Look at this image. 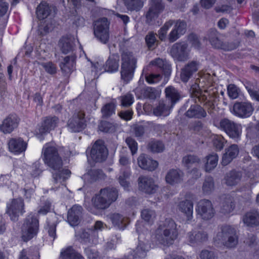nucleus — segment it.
<instances>
[{
	"label": "nucleus",
	"instance_id": "e433bc0d",
	"mask_svg": "<svg viewBox=\"0 0 259 259\" xmlns=\"http://www.w3.org/2000/svg\"><path fill=\"white\" fill-rule=\"evenodd\" d=\"M75 57L74 56L65 57L60 66L62 71L66 74L71 73L74 68Z\"/></svg>",
	"mask_w": 259,
	"mask_h": 259
},
{
	"label": "nucleus",
	"instance_id": "7ed1b4c3",
	"mask_svg": "<svg viewBox=\"0 0 259 259\" xmlns=\"http://www.w3.org/2000/svg\"><path fill=\"white\" fill-rule=\"evenodd\" d=\"M53 8L45 2H42L37 7L36 14L41 21L39 30L41 35H44L53 29Z\"/></svg>",
	"mask_w": 259,
	"mask_h": 259
},
{
	"label": "nucleus",
	"instance_id": "5701e85b",
	"mask_svg": "<svg viewBox=\"0 0 259 259\" xmlns=\"http://www.w3.org/2000/svg\"><path fill=\"white\" fill-rule=\"evenodd\" d=\"M8 145L9 150L15 154L25 151L27 147V143L21 138L11 139Z\"/></svg>",
	"mask_w": 259,
	"mask_h": 259
},
{
	"label": "nucleus",
	"instance_id": "473e14b6",
	"mask_svg": "<svg viewBox=\"0 0 259 259\" xmlns=\"http://www.w3.org/2000/svg\"><path fill=\"white\" fill-rule=\"evenodd\" d=\"M235 207L234 200L230 195H225L222 198L221 211L224 214L229 213Z\"/></svg>",
	"mask_w": 259,
	"mask_h": 259
},
{
	"label": "nucleus",
	"instance_id": "9b49d317",
	"mask_svg": "<svg viewBox=\"0 0 259 259\" xmlns=\"http://www.w3.org/2000/svg\"><path fill=\"white\" fill-rule=\"evenodd\" d=\"M188 45L184 42H176L171 47L169 53L178 61H185L189 58Z\"/></svg>",
	"mask_w": 259,
	"mask_h": 259
},
{
	"label": "nucleus",
	"instance_id": "de8ad7c7",
	"mask_svg": "<svg viewBox=\"0 0 259 259\" xmlns=\"http://www.w3.org/2000/svg\"><path fill=\"white\" fill-rule=\"evenodd\" d=\"M75 237L79 241L85 244H91L93 242L91 235L84 229L76 232Z\"/></svg>",
	"mask_w": 259,
	"mask_h": 259
},
{
	"label": "nucleus",
	"instance_id": "f3484780",
	"mask_svg": "<svg viewBox=\"0 0 259 259\" xmlns=\"http://www.w3.org/2000/svg\"><path fill=\"white\" fill-rule=\"evenodd\" d=\"M233 110L236 116L246 118L252 114L253 108L248 102H236L233 105Z\"/></svg>",
	"mask_w": 259,
	"mask_h": 259
},
{
	"label": "nucleus",
	"instance_id": "49530a36",
	"mask_svg": "<svg viewBox=\"0 0 259 259\" xmlns=\"http://www.w3.org/2000/svg\"><path fill=\"white\" fill-rule=\"evenodd\" d=\"M124 4L130 11H139L143 7L144 0H123Z\"/></svg>",
	"mask_w": 259,
	"mask_h": 259
},
{
	"label": "nucleus",
	"instance_id": "c9c22d12",
	"mask_svg": "<svg viewBox=\"0 0 259 259\" xmlns=\"http://www.w3.org/2000/svg\"><path fill=\"white\" fill-rule=\"evenodd\" d=\"M165 93L166 96V102L168 101V104L170 106H173L180 99V95L178 91L173 87L169 86L165 89Z\"/></svg>",
	"mask_w": 259,
	"mask_h": 259
},
{
	"label": "nucleus",
	"instance_id": "5fc2aeb1",
	"mask_svg": "<svg viewBox=\"0 0 259 259\" xmlns=\"http://www.w3.org/2000/svg\"><path fill=\"white\" fill-rule=\"evenodd\" d=\"M200 162L199 158L194 155H187L183 157L182 163L187 168H190L193 164Z\"/></svg>",
	"mask_w": 259,
	"mask_h": 259
},
{
	"label": "nucleus",
	"instance_id": "603ef678",
	"mask_svg": "<svg viewBox=\"0 0 259 259\" xmlns=\"http://www.w3.org/2000/svg\"><path fill=\"white\" fill-rule=\"evenodd\" d=\"M214 188L213 178L210 176L206 177L202 187L203 193L205 194H209L213 191Z\"/></svg>",
	"mask_w": 259,
	"mask_h": 259
},
{
	"label": "nucleus",
	"instance_id": "423d86ee",
	"mask_svg": "<svg viewBox=\"0 0 259 259\" xmlns=\"http://www.w3.org/2000/svg\"><path fill=\"white\" fill-rule=\"evenodd\" d=\"M39 228V222L34 216L29 215L25 219L22 226V239L24 241L31 239L36 235Z\"/></svg>",
	"mask_w": 259,
	"mask_h": 259
},
{
	"label": "nucleus",
	"instance_id": "a211bd4d",
	"mask_svg": "<svg viewBox=\"0 0 259 259\" xmlns=\"http://www.w3.org/2000/svg\"><path fill=\"white\" fill-rule=\"evenodd\" d=\"M138 183L140 189L147 194H153L157 190V186L155 184L153 179L141 176L138 178Z\"/></svg>",
	"mask_w": 259,
	"mask_h": 259
},
{
	"label": "nucleus",
	"instance_id": "69168bd1",
	"mask_svg": "<svg viewBox=\"0 0 259 259\" xmlns=\"http://www.w3.org/2000/svg\"><path fill=\"white\" fill-rule=\"evenodd\" d=\"M239 90L234 84H229L228 87L229 96L232 99H236L239 96Z\"/></svg>",
	"mask_w": 259,
	"mask_h": 259
},
{
	"label": "nucleus",
	"instance_id": "f257e3e1",
	"mask_svg": "<svg viewBox=\"0 0 259 259\" xmlns=\"http://www.w3.org/2000/svg\"><path fill=\"white\" fill-rule=\"evenodd\" d=\"M45 163L52 169L54 182L61 184L68 179L71 172L63 168V161L59 155L57 148L52 143H47L42 149Z\"/></svg>",
	"mask_w": 259,
	"mask_h": 259
},
{
	"label": "nucleus",
	"instance_id": "f03ea898",
	"mask_svg": "<svg viewBox=\"0 0 259 259\" xmlns=\"http://www.w3.org/2000/svg\"><path fill=\"white\" fill-rule=\"evenodd\" d=\"M177 236V225L171 219H166L155 232L157 240L164 245L168 246L173 244Z\"/></svg>",
	"mask_w": 259,
	"mask_h": 259
},
{
	"label": "nucleus",
	"instance_id": "1a4fd4ad",
	"mask_svg": "<svg viewBox=\"0 0 259 259\" xmlns=\"http://www.w3.org/2000/svg\"><path fill=\"white\" fill-rule=\"evenodd\" d=\"M108 155V149L104 141L97 140L90 150V156L96 162H102L106 160Z\"/></svg>",
	"mask_w": 259,
	"mask_h": 259
},
{
	"label": "nucleus",
	"instance_id": "2eb2a0df",
	"mask_svg": "<svg viewBox=\"0 0 259 259\" xmlns=\"http://www.w3.org/2000/svg\"><path fill=\"white\" fill-rule=\"evenodd\" d=\"M199 66V63L196 61H190L186 64L181 70L180 78L182 81L188 82L198 70Z\"/></svg>",
	"mask_w": 259,
	"mask_h": 259
},
{
	"label": "nucleus",
	"instance_id": "3c124183",
	"mask_svg": "<svg viewBox=\"0 0 259 259\" xmlns=\"http://www.w3.org/2000/svg\"><path fill=\"white\" fill-rule=\"evenodd\" d=\"M131 175V172L129 170L123 169L121 171L119 177L118 178V182L120 185L125 189L128 190L130 184L129 182L127 181Z\"/></svg>",
	"mask_w": 259,
	"mask_h": 259
},
{
	"label": "nucleus",
	"instance_id": "4d7b16f0",
	"mask_svg": "<svg viewBox=\"0 0 259 259\" xmlns=\"http://www.w3.org/2000/svg\"><path fill=\"white\" fill-rule=\"evenodd\" d=\"M174 22L173 20H170L165 22L164 25L158 31L159 38L161 41H163L165 39L167 31L172 25Z\"/></svg>",
	"mask_w": 259,
	"mask_h": 259
},
{
	"label": "nucleus",
	"instance_id": "052dcab7",
	"mask_svg": "<svg viewBox=\"0 0 259 259\" xmlns=\"http://www.w3.org/2000/svg\"><path fill=\"white\" fill-rule=\"evenodd\" d=\"M142 218L146 222H150L155 217V212L150 209H144L141 211Z\"/></svg>",
	"mask_w": 259,
	"mask_h": 259
},
{
	"label": "nucleus",
	"instance_id": "338daca9",
	"mask_svg": "<svg viewBox=\"0 0 259 259\" xmlns=\"http://www.w3.org/2000/svg\"><path fill=\"white\" fill-rule=\"evenodd\" d=\"M133 133L137 138L142 137L145 134V127L141 124H135L133 127Z\"/></svg>",
	"mask_w": 259,
	"mask_h": 259
},
{
	"label": "nucleus",
	"instance_id": "7c9ffc66",
	"mask_svg": "<svg viewBox=\"0 0 259 259\" xmlns=\"http://www.w3.org/2000/svg\"><path fill=\"white\" fill-rule=\"evenodd\" d=\"M239 152L237 145L233 144L226 149V152L223 155L222 163L223 165L229 164L238 155Z\"/></svg>",
	"mask_w": 259,
	"mask_h": 259
},
{
	"label": "nucleus",
	"instance_id": "774afa93",
	"mask_svg": "<svg viewBox=\"0 0 259 259\" xmlns=\"http://www.w3.org/2000/svg\"><path fill=\"white\" fill-rule=\"evenodd\" d=\"M201 259H217V255L214 252L208 250H203L200 254Z\"/></svg>",
	"mask_w": 259,
	"mask_h": 259
},
{
	"label": "nucleus",
	"instance_id": "4be33fe9",
	"mask_svg": "<svg viewBox=\"0 0 259 259\" xmlns=\"http://www.w3.org/2000/svg\"><path fill=\"white\" fill-rule=\"evenodd\" d=\"M58 122V118L56 116L46 117L44 120L41 125L38 128V131H36L37 135L41 136L42 134L54 130L57 126Z\"/></svg>",
	"mask_w": 259,
	"mask_h": 259
},
{
	"label": "nucleus",
	"instance_id": "13d9d810",
	"mask_svg": "<svg viewBox=\"0 0 259 259\" xmlns=\"http://www.w3.org/2000/svg\"><path fill=\"white\" fill-rule=\"evenodd\" d=\"M141 93L145 98L154 100L156 98V90L151 87H146L141 90Z\"/></svg>",
	"mask_w": 259,
	"mask_h": 259
},
{
	"label": "nucleus",
	"instance_id": "6ab92c4d",
	"mask_svg": "<svg viewBox=\"0 0 259 259\" xmlns=\"http://www.w3.org/2000/svg\"><path fill=\"white\" fill-rule=\"evenodd\" d=\"M83 208L80 205H73L68 211L67 221L71 226L79 224L82 217Z\"/></svg>",
	"mask_w": 259,
	"mask_h": 259
},
{
	"label": "nucleus",
	"instance_id": "4c0bfd02",
	"mask_svg": "<svg viewBox=\"0 0 259 259\" xmlns=\"http://www.w3.org/2000/svg\"><path fill=\"white\" fill-rule=\"evenodd\" d=\"M119 57L117 54L111 55L106 62L105 71L110 72L117 71L119 68Z\"/></svg>",
	"mask_w": 259,
	"mask_h": 259
},
{
	"label": "nucleus",
	"instance_id": "f704fd0d",
	"mask_svg": "<svg viewBox=\"0 0 259 259\" xmlns=\"http://www.w3.org/2000/svg\"><path fill=\"white\" fill-rule=\"evenodd\" d=\"M109 219L113 226L119 229H124L128 224V219L118 213L110 214Z\"/></svg>",
	"mask_w": 259,
	"mask_h": 259
},
{
	"label": "nucleus",
	"instance_id": "aec40b11",
	"mask_svg": "<svg viewBox=\"0 0 259 259\" xmlns=\"http://www.w3.org/2000/svg\"><path fill=\"white\" fill-rule=\"evenodd\" d=\"M188 241L192 245H195L206 242L208 240V234L204 231L193 230L187 233Z\"/></svg>",
	"mask_w": 259,
	"mask_h": 259
},
{
	"label": "nucleus",
	"instance_id": "72a5a7b5",
	"mask_svg": "<svg viewBox=\"0 0 259 259\" xmlns=\"http://www.w3.org/2000/svg\"><path fill=\"white\" fill-rule=\"evenodd\" d=\"M91 201L93 206L98 210H104L110 206L106 199L100 194V191L92 197Z\"/></svg>",
	"mask_w": 259,
	"mask_h": 259
},
{
	"label": "nucleus",
	"instance_id": "c85d7f7f",
	"mask_svg": "<svg viewBox=\"0 0 259 259\" xmlns=\"http://www.w3.org/2000/svg\"><path fill=\"white\" fill-rule=\"evenodd\" d=\"M184 172L179 169H171L166 175L165 181L170 185H175L183 181Z\"/></svg>",
	"mask_w": 259,
	"mask_h": 259
},
{
	"label": "nucleus",
	"instance_id": "c03bdc74",
	"mask_svg": "<svg viewBox=\"0 0 259 259\" xmlns=\"http://www.w3.org/2000/svg\"><path fill=\"white\" fill-rule=\"evenodd\" d=\"M242 177L241 172L232 170L226 174L225 177L226 184L228 186H234L237 184Z\"/></svg>",
	"mask_w": 259,
	"mask_h": 259
},
{
	"label": "nucleus",
	"instance_id": "864d4df0",
	"mask_svg": "<svg viewBox=\"0 0 259 259\" xmlns=\"http://www.w3.org/2000/svg\"><path fill=\"white\" fill-rule=\"evenodd\" d=\"M191 93V97L194 103L197 104V102L203 103L207 101L206 95L202 93V91L193 88Z\"/></svg>",
	"mask_w": 259,
	"mask_h": 259
},
{
	"label": "nucleus",
	"instance_id": "4468645a",
	"mask_svg": "<svg viewBox=\"0 0 259 259\" xmlns=\"http://www.w3.org/2000/svg\"><path fill=\"white\" fill-rule=\"evenodd\" d=\"M164 9V5L162 0H151L149 10L146 15V22L151 24Z\"/></svg>",
	"mask_w": 259,
	"mask_h": 259
},
{
	"label": "nucleus",
	"instance_id": "393cba45",
	"mask_svg": "<svg viewBox=\"0 0 259 259\" xmlns=\"http://www.w3.org/2000/svg\"><path fill=\"white\" fill-rule=\"evenodd\" d=\"M19 119L16 115H10L1 125V130L4 133H10L18 126Z\"/></svg>",
	"mask_w": 259,
	"mask_h": 259
},
{
	"label": "nucleus",
	"instance_id": "b1692460",
	"mask_svg": "<svg viewBox=\"0 0 259 259\" xmlns=\"http://www.w3.org/2000/svg\"><path fill=\"white\" fill-rule=\"evenodd\" d=\"M138 163L141 168L149 171L154 170L158 166V162L145 154H141L138 158Z\"/></svg>",
	"mask_w": 259,
	"mask_h": 259
},
{
	"label": "nucleus",
	"instance_id": "a878e982",
	"mask_svg": "<svg viewBox=\"0 0 259 259\" xmlns=\"http://www.w3.org/2000/svg\"><path fill=\"white\" fill-rule=\"evenodd\" d=\"M99 191L110 205L118 199L119 191L115 187L108 186L101 189Z\"/></svg>",
	"mask_w": 259,
	"mask_h": 259
},
{
	"label": "nucleus",
	"instance_id": "9d476101",
	"mask_svg": "<svg viewBox=\"0 0 259 259\" xmlns=\"http://www.w3.org/2000/svg\"><path fill=\"white\" fill-rule=\"evenodd\" d=\"M196 211L197 214L204 220L211 219L215 212L211 202L207 199L201 200L197 203Z\"/></svg>",
	"mask_w": 259,
	"mask_h": 259
},
{
	"label": "nucleus",
	"instance_id": "e2e57ef3",
	"mask_svg": "<svg viewBox=\"0 0 259 259\" xmlns=\"http://www.w3.org/2000/svg\"><path fill=\"white\" fill-rule=\"evenodd\" d=\"M187 24L184 21L180 20L176 22L174 29L178 31L180 34L183 35L186 31Z\"/></svg>",
	"mask_w": 259,
	"mask_h": 259
},
{
	"label": "nucleus",
	"instance_id": "bb28decb",
	"mask_svg": "<svg viewBox=\"0 0 259 259\" xmlns=\"http://www.w3.org/2000/svg\"><path fill=\"white\" fill-rule=\"evenodd\" d=\"M185 115L190 118H202L207 116L205 110L198 104L194 103L190 105V108L185 113Z\"/></svg>",
	"mask_w": 259,
	"mask_h": 259
},
{
	"label": "nucleus",
	"instance_id": "ea45409f",
	"mask_svg": "<svg viewBox=\"0 0 259 259\" xmlns=\"http://www.w3.org/2000/svg\"><path fill=\"white\" fill-rule=\"evenodd\" d=\"M172 106L163 101H160L158 105L153 109V114L157 116H166L169 114Z\"/></svg>",
	"mask_w": 259,
	"mask_h": 259
},
{
	"label": "nucleus",
	"instance_id": "a18cd8bd",
	"mask_svg": "<svg viewBox=\"0 0 259 259\" xmlns=\"http://www.w3.org/2000/svg\"><path fill=\"white\" fill-rule=\"evenodd\" d=\"M208 39L211 45L217 49H222L224 42L218 37V32L215 30H211L208 34Z\"/></svg>",
	"mask_w": 259,
	"mask_h": 259
},
{
	"label": "nucleus",
	"instance_id": "f8f14e48",
	"mask_svg": "<svg viewBox=\"0 0 259 259\" xmlns=\"http://www.w3.org/2000/svg\"><path fill=\"white\" fill-rule=\"evenodd\" d=\"M86 125L85 114L81 111L74 113L67 122L68 127L73 132H79L82 131Z\"/></svg>",
	"mask_w": 259,
	"mask_h": 259
},
{
	"label": "nucleus",
	"instance_id": "8fccbe9b",
	"mask_svg": "<svg viewBox=\"0 0 259 259\" xmlns=\"http://www.w3.org/2000/svg\"><path fill=\"white\" fill-rule=\"evenodd\" d=\"M157 34L150 31L145 36V41L149 49L153 50L158 46L159 41L156 38Z\"/></svg>",
	"mask_w": 259,
	"mask_h": 259
},
{
	"label": "nucleus",
	"instance_id": "412c9836",
	"mask_svg": "<svg viewBox=\"0 0 259 259\" xmlns=\"http://www.w3.org/2000/svg\"><path fill=\"white\" fill-rule=\"evenodd\" d=\"M106 177L103 170L100 169H90L82 176L85 182L92 183L100 180H104Z\"/></svg>",
	"mask_w": 259,
	"mask_h": 259
},
{
	"label": "nucleus",
	"instance_id": "39448f33",
	"mask_svg": "<svg viewBox=\"0 0 259 259\" xmlns=\"http://www.w3.org/2000/svg\"><path fill=\"white\" fill-rule=\"evenodd\" d=\"M120 52L121 58V78L128 82L133 78L136 67L137 59L127 49L120 48Z\"/></svg>",
	"mask_w": 259,
	"mask_h": 259
},
{
	"label": "nucleus",
	"instance_id": "0eeeda50",
	"mask_svg": "<svg viewBox=\"0 0 259 259\" xmlns=\"http://www.w3.org/2000/svg\"><path fill=\"white\" fill-rule=\"evenodd\" d=\"M220 127L230 138L238 140L240 139L242 133V126L228 118L222 119L220 122Z\"/></svg>",
	"mask_w": 259,
	"mask_h": 259
},
{
	"label": "nucleus",
	"instance_id": "2f4dec72",
	"mask_svg": "<svg viewBox=\"0 0 259 259\" xmlns=\"http://www.w3.org/2000/svg\"><path fill=\"white\" fill-rule=\"evenodd\" d=\"M150 248V247L148 244L139 241L137 247L135 249H133L130 253L133 255V258H143L146 256Z\"/></svg>",
	"mask_w": 259,
	"mask_h": 259
},
{
	"label": "nucleus",
	"instance_id": "6e6d98bb",
	"mask_svg": "<svg viewBox=\"0 0 259 259\" xmlns=\"http://www.w3.org/2000/svg\"><path fill=\"white\" fill-rule=\"evenodd\" d=\"M115 108V105L113 103H109L105 104L101 109L103 117L107 118L114 114Z\"/></svg>",
	"mask_w": 259,
	"mask_h": 259
},
{
	"label": "nucleus",
	"instance_id": "20e7f679",
	"mask_svg": "<svg viewBox=\"0 0 259 259\" xmlns=\"http://www.w3.org/2000/svg\"><path fill=\"white\" fill-rule=\"evenodd\" d=\"M213 240L218 245H223L227 248H234L238 244L236 230L229 225L222 226L219 228Z\"/></svg>",
	"mask_w": 259,
	"mask_h": 259
},
{
	"label": "nucleus",
	"instance_id": "37998d69",
	"mask_svg": "<svg viewBox=\"0 0 259 259\" xmlns=\"http://www.w3.org/2000/svg\"><path fill=\"white\" fill-rule=\"evenodd\" d=\"M164 148L163 143L156 139H151L147 145L148 151L153 153L162 152L164 151Z\"/></svg>",
	"mask_w": 259,
	"mask_h": 259
},
{
	"label": "nucleus",
	"instance_id": "a19ab883",
	"mask_svg": "<svg viewBox=\"0 0 259 259\" xmlns=\"http://www.w3.org/2000/svg\"><path fill=\"white\" fill-rule=\"evenodd\" d=\"M243 221L248 226L259 225V213L256 211L248 212L243 217Z\"/></svg>",
	"mask_w": 259,
	"mask_h": 259
},
{
	"label": "nucleus",
	"instance_id": "0e129e2a",
	"mask_svg": "<svg viewBox=\"0 0 259 259\" xmlns=\"http://www.w3.org/2000/svg\"><path fill=\"white\" fill-rule=\"evenodd\" d=\"M121 105L124 107L130 106L134 102V97L130 93L121 97Z\"/></svg>",
	"mask_w": 259,
	"mask_h": 259
},
{
	"label": "nucleus",
	"instance_id": "58836bf2",
	"mask_svg": "<svg viewBox=\"0 0 259 259\" xmlns=\"http://www.w3.org/2000/svg\"><path fill=\"white\" fill-rule=\"evenodd\" d=\"M150 64L158 67L165 76H168L170 75L171 73L170 65L165 60L157 58L151 61Z\"/></svg>",
	"mask_w": 259,
	"mask_h": 259
},
{
	"label": "nucleus",
	"instance_id": "680f3d73",
	"mask_svg": "<svg viewBox=\"0 0 259 259\" xmlns=\"http://www.w3.org/2000/svg\"><path fill=\"white\" fill-rule=\"evenodd\" d=\"M125 142L131 150L132 155L136 154L138 150V143L136 140L130 137L126 138Z\"/></svg>",
	"mask_w": 259,
	"mask_h": 259
},
{
	"label": "nucleus",
	"instance_id": "09e8293b",
	"mask_svg": "<svg viewBox=\"0 0 259 259\" xmlns=\"http://www.w3.org/2000/svg\"><path fill=\"white\" fill-rule=\"evenodd\" d=\"M206 159L205 169L206 171H210L217 165L218 156L217 154H209L206 157Z\"/></svg>",
	"mask_w": 259,
	"mask_h": 259
},
{
	"label": "nucleus",
	"instance_id": "6e6552de",
	"mask_svg": "<svg viewBox=\"0 0 259 259\" xmlns=\"http://www.w3.org/2000/svg\"><path fill=\"white\" fill-rule=\"evenodd\" d=\"M109 22L105 17L101 18L95 22L94 34L101 42L106 44L109 38Z\"/></svg>",
	"mask_w": 259,
	"mask_h": 259
},
{
	"label": "nucleus",
	"instance_id": "dca6fc26",
	"mask_svg": "<svg viewBox=\"0 0 259 259\" xmlns=\"http://www.w3.org/2000/svg\"><path fill=\"white\" fill-rule=\"evenodd\" d=\"M199 66V63L196 61H190L186 64L181 70L180 78L182 81L188 82L198 70Z\"/></svg>",
	"mask_w": 259,
	"mask_h": 259
},
{
	"label": "nucleus",
	"instance_id": "c756f323",
	"mask_svg": "<svg viewBox=\"0 0 259 259\" xmlns=\"http://www.w3.org/2000/svg\"><path fill=\"white\" fill-rule=\"evenodd\" d=\"M177 208L187 217L188 220H192L193 212V202L192 200L185 199L180 201Z\"/></svg>",
	"mask_w": 259,
	"mask_h": 259
},
{
	"label": "nucleus",
	"instance_id": "ddd939ff",
	"mask_svg": "<svg viewBox=\"0 0 259 259\" xmlns=\"http://www.w3.org/2000/svg\"><path fill=\"white\" fill-rule=\"evenodd\" d=\"M24 205L23 200L21 198L13 199L10 204H8L6 212L12 221L15 222L18 220L19 215L23 212Z\"/></svg>",
	"mask_w": 259,
	"mask_h": 259
},
{
	"label": "nucleus",
	"instance_id": "cd10ccee",
	"mask_svg": "<svg viewBox=\"0 0 259 259\" xmlns=\"http://www.w3.org/2000/svg\"><path fill=\"white\" fill-rule=\"evenodd\" d=\"M75 38L71 35H66L61 37L59 41V47L62 52L65 54L72 52L75 46Z\"/></svg>",
	"mask_w": 259,
	"mask_h": 259
},
{
	"label": "nucleus",
	"instance_id": "bf43d9fd",
	"mask_svg": "<svg viewBox=\"0 0 259 259\" xmlns=\"http://www.w3.org/2000/svg\"><path fill=\"white\" fill-rule=\"evenodd\" d=\"M99 129L103 132L110 133L115 132L116 127L112 123L106 121H103L99 125Z\"/></svg>",
	"mask_w": 259,
	"mask_h": 259
},
{
	"label": "nucleus",
	"instance_id": "79ce46f5",
	"mask_svg": "<svg viewBox=\"0 0 259 259\" xmlns=\"http://www.w3.org/2000/svg\"><path fill=\"white\" fill-rule=\"evenodd\" d=\"M62 259H84L79 253L75 250L72 246H68L63 249L60 253Z\"/></svg>",
	"mask_w": 259,
	"mask_h": 259
}]
</instances>
